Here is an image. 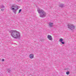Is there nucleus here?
Listing matches in <instances>:
<instances>
[{
  "label": "nucleus",
  "mask_w": 76,
  "mask_h": 76,
  "mask_svg": "<svg viewBox=\"0 0 76 76\" xmlns=\"http://www.w3.org/2000/svg\"><path fill=\"white\" fill-rule=\"evenodd\" d=\"M67 26L69 29H70L72 31H73L75 28V26L73 24H68L67 25Z\"/></svg>",
  "instance_id": "nucleus-4"
},
{
  "label": "nucleus",
  "mask_w": 76,
  "mask_h": 76,
  "mask_svg": "<svg viewBox=\"0 0 76 76\" xmlns=\"http://www.w3.org/2000/svg\"><path fill=\"white\" fill-rule=\"evenodd\" d=\"M61 44H64V42H61Z\"/></svg>",
  "instance_id": "nucleus-14"
},
{
  "label": "nucleus",
  "mask_w": 76,
  "mask_h": 76,
  "mask_svg": "<svg viewBox=\"0 0 76 76\" xmlns=\"http://www.w3.org/2000/svg\"><path fill=\"white\" fill-rule=\"evenodd\" d=\"M2 61H4V59H2L1 60Z\"/></svg>",
  "instance_id": "nucleus-15"
},
{
  "label": "nucleus",
  "mask_w": 76,
  "mask_h": 76,
  "mask_svg": "<svg viewBox=\"0 0 76 76\" xmlns=\"http://www.w3.org/2000/svg\"><path fill=\"white\" fill-rule=\"evenodd\" d=\"M1 8H4L5 7L4 5H2L1 6Z\"/></svg>",
  "instance_id": "nucleus-12"
},
{
  "label": "nucleus",
  "mask_w": 76,
  "mask_h": 76,
  "mask_svg": "<svg viewBox=\"0 0 76 76\" xmlns=\"http://www.w3.org/2000/svg\"><path fill=\"white\" fill-rule=\"evenodd\" d=\"M64 5L63 4H60L59 5L60 7H63Z\"/></svg>",
  "instance_id": "nucleus-9"
},
{
  "label": "nucleus",
  "mask_w": 76,
  "mask_h": 76,
  "mask_svg": "<svg viewBox=\"0 0 76 76\" xmlns=\"http://www.w3.org/2000/svg\"><path fill=\"white\" fill-rule=\"evenodd\" d=\"M48 39L50 40V41H52L53 39V37L50 35H48Z\"/></svg>",
  "instance_id": "nucleus-5"
},
{
  "label": "nucleus",
  "mask_w": 76,
  "mask_h": 76,
  "mask_svg": "<svg viewBox=\"0 0 76 76\" xmlns=\"http://www.w3.org/2000/svg\"><path fill=\"white\" fill-rule=\"evenodd\" d=\"M34 55L33 54L31 53L29 55V57L30 58H34Z\"/></svg>",
  "instance_id": "nucleus-6"
},
{
  "label": "nucleus",
  "mask_w": 76,
  "mask_h": 76,
  "mask_svg": "<svg viewBox=\"0 0 76 76\" xmlns=\"http://www.w3.org/2000/svg\"><path fill=\"white\" fill-rule=\"evenodd\" d=\"M4 10V9H1V11H3Z\"/></svg>",
  "instance_id": "nucleus-16"
},
{
  "label": "nucleus",
  "mask_w": 76,
  "mask_h": 76,
  "mask_svg": "<svg viewBox=\"0 0 76 76\" xmlns=\"http://www.w3.org/2000/svg\"><path fill=\"white\" fill-rule=\"evenodd\" d=\"M11 10H13V12L15 14H16V11L18 10V7H17L16 5H12L11 7Z\"/></svg>",
  "instance_id": "nucleus-3"
},
{
  "label": "nucleus",
  "mask_w": 76,
  "mask_h": 76,
  "mask_svg": "<svg viewBox=\"0 0 76 76\" xmlns=\"http://www.w3.org/2000/svg\"><path fill=\"white\" fill-rule=\"evenodd\" d=\"M63 39H59V42H63Z\"/></svg>",
  "instance_id": "nucleus-10"
},
{
  "label": "nucleus",
  "mask_w": 76,
  "mask_h": 76,
  "mask_svg": "<svg viewBox=\"0 0 76 76\" xmlns=\"http://www.w3.org/2000/svg\"><path fill=\"white\" fill-rule=\"evenodd\" d=\"M11 36L14 39H19L20 38V32L16 30H11L10 31Z\"/></svg>",
  "instance_id": "nucleus-1"
},
{
  "label": "nucleus",
  "mask_w": 76,
  "mask_h": 76,
  "mask_svg": "<svg viewBox=\"0 0 76 76\" xmlns=\"http://www.w3.org/2000/svg\"><path fill=\"white\" fill-rule=\"evenodd\" d=\"M49 26L50 27H52L53 26V23H49Z\"/></svg>",
  "instance_id": "nucleus-7"
},
{
  "label": "nucleus",
  "mask_w": 76,
  "mask_h": 76,
  "mask_svg": "<svg viewBox=\"0 0 76 76\" xmlns=\"http://www.w3.org/2000/svg\"><path fill=\"white\" fill-rule=\"evenodd\" d=\"M21 11H22V10L21 9L20 10H19V12H18V13H20V12H21Z\"/></svg>",
  "instance_id": "nucleus-13"
},
{
  "label": "nucleus",
  "mask_w": 76,
  "mask_h": 76,
  "mask_svg": "<svg viewBox=\"0 0 76 76\" xmlns=\"http://www.w3.org/2000/svg\"><path fill=\"white\" fill-rule=\"evenodd\" d=\"M66 75H69L70 74V72L68 71L66 72Z\"/></svg>",
  "instance_id": "nucleus-11"
},
{
  "label": "nucleus",
  "mask_w": 76,
  "mask_h": 76,
  "mask_svg": "<svg viewBox=\"0 0 76 76\" xmlns=\"http://www.w3.org/2000/svg\"><path fill=\"white\" fill-rule=\"evenodd\" d=\"M13 70H10V69H8L7 70V72H8L9 73H10V72H11L12 71H13Z\"/></svg>",
  "instance_id": "nucleus-8"
},
{
  "label": "nucleus",
  "mask_w": 76,
  "mask_h": 76,
  "mask_svg": "<svg viewBox=\"0 0 76 76\" xmlns=\"http://www.w3.org/2000/svg\"><path fill=\"white\" fill-rule=\"evenodd\" d=\"M37 10L39 13H41L40 15V17L41 18H44V17L46 16V13H45V12L44 10L39 8L37 9Z\"/></svg>",
  "instance_id": "nucleus-2"
}]
</instances>
